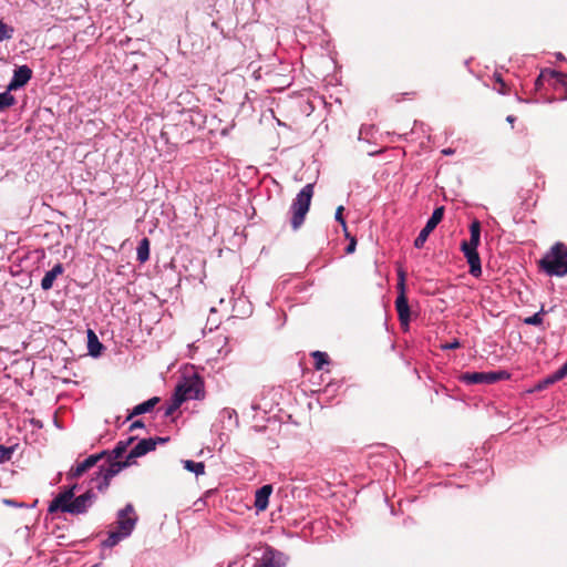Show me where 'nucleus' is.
<instances>
[{
    "mask_svg": "<svg viewBox=\"0 0 567 567\" xmlns=\"http://www.w3.org/2000/svg\"><path fill=\"white\" fill-rule=\"evenodd\" d=\"M105 454L106 451H102L101 453L90 455L84 461L78 463L75 466L71 467L70 472L68 473V478H79L89 468L93 467Z\"/></svg>",
    "mask_w": 567,
    "mask_h": 567,
    "instance_id": "nucleus-9",
    "label": "nucleus"
},
{
    "mask_svg": "<svg viewBox=\"0 0 567 567\" xmlns=\"http://www.w3.org/2000/svg\"><path fill=\"white\" fill-rule=\"evenodd\" d=\"M443 216H444V207L443 206H440V207H436L432 214V216L430 217V219L427 220L425 227L427 229H430L431 231H433L435 229V227L441 223V220L443 219Z\"/></svg>",
    "mask_w": 567,
    "mask_h": 567,
    "instance_id": "nucleus-21",
    "label": "nucleus"
},
{
    "mask_svg": "<svg viewBox=\"0 0 567 567\" xmlns=\"http://www.w3.org/2000/svg\"><path fill=\"white\" fill-rule=\"evenodd\" d=\"M506 120H507V122H509L511 124H513V123L515 122V120H516V118H515V116H513V115H508Z\"/></svg>",
    "mask_w": 567,
    "mask_h": 567,
    "instance_id": "nucleus-45",
    "label": "nucleus"
},
{
    "mask_svg": "<svg viewBox=\"0 0 567 567\" xmlns=\"http://www.w3.org/2000/svg\"><path fill=\"white\" fill-rule=\"evenodd\" d=\"M565 377H567V362L560 368Z\"/></svg>",
    "mask_w": 567,
    "mask_h": 567,
    "instance_id": "nucleus-46",
    "label": "nucleus"
},
{
    "mask_svg": "<svg viewBox=\"0 0 567 567\" xmlns=\"http://www.w3.org/2000/svg\"><path fill=\"white\" fill-rule=\"evenodd\" d=\"M461 250L463 251L465 258L468 257L472 252H475L477 248L468 246L466 244V240L462 241L461 244Z\"/></svg>",
    "mask_w": 567,
    "mask_h": 567,
    "instance_id": "nucleus-34",
    "label": "nucleus"
},
{
    "mask_svg": "<svg viewBox=\"0 0 567 567\" xmlns=\"http://www.w3.org/2000/svg\"><path fill=\"white\" fill-rule=\"evenodd\" d=\"M3 503H4V504H7V505H9V506H19V505L17 504V502H16V501H13V499H4V501H3Z\"/></svg>",
    "mask_w": 567,
    "mask_h": 567,
    "instance_id": "nucleus-43",
    "label": "nucleus"
},
{
    "mask_svg": "<svg viewBox=\"0 0 567 567\" xmlns=\"http://www.w3.org/2000/svg\"><path fill=\"white\" fill-rule=\"evenodd\" d=\"M470 234H471V238L468 241H466V244L468 246L477 248L480 245V241H481V224L478 220H474L470 225Z\"/></svg>",
    "mask_w": 567,
    "mask_h": 567,
    "instance_id": "nucleus-20",
    "label": "nucleus"
},
{
    "mask_svg": "<svg viewBox=\"0 0 567 567\" xmlns=\"http://www.w3.org/2000/svg\"><path fill=\"white\" fill-rule=\"evenodd\" d=\"M544 312H545L544 308H542L539 312H537L530 317H526L523 321L525 324H528V326H539L543 322V313Z\"/></svg>",
    "mask_w": 567,
    "mask_h": 567,
    "instance_id": "nucleus-27",
    "label": "nucleus"
},
{
    "mask_svg": "<svg viewBox=\"0 0 567 567\" xmlns=\"http://www.w3.org/2000/svg\"><path fill=\"white\" fill-rule=\"evenodd\" d=\"M159 402L158 396H153L133 408V410L128 413L126 420H131L134 416L151 412L155 405Z\"/></svg>",
    "mask_w": 567,
    "mask_h": 567,
    "instance_id": "nucleus-15",
    "label": "nucleus"
},
{
    "mask_svg": "<svg viewBox=\"0 0 567 567\" xmlns=\"http://www.w3.org/2000/svg\"><path fill=\"white\" fill-rule=\"evenodd\" d=\"M254 567H282L281 553L267 547Z\"/></svg>",
    "mask_w": 567,
    "mask_h": 567,
    "instance_id": "nucleus-10",
    "label": "nucleus"
},
{
    "mask_svg": "<svg viewBox=\"0 0 567 567\" xmlns=\"http://www.w3.org/2000/svg\"><path fill=\"white\" fill-rule=\"evenodd\" d=\"M496 80H497V82H499V83H501V85H502V87L499 89V92H501V93H505V90H504V89H505V86H506V85H505V83L503 82V80H502L499 76H497V78H496Z\"/></svg>",
    "mask_w": 567,
    "mask_h": 567,
    "instance_id": "nucleus-42",
    "label": "nucleus"
},
{
    "mask_svg": "<svg viewBox=\"0 0 567 567\" xmlns=\"http://www.w3.org/2000/svg\"><path fill=\"white\" fill-rule=\"evenodd\" d=\"M31 75L32 73H13L11 81L7 85V90L11 93L24 86L30 81Z\"/></svg>",
    "mask_w": 567,
    "mask_h": 567,
    "instance_id": "nucleus-17",
    "label": "nucleus"
},
{
    "mask_svg": "<svg viewBox=\"0 0 567 567\" xmlns=\"http://www.w3.org/2000/svg\"><path fill=\"white\" fill-rule=\"evenodd\" d=\"M138 522V515L132 503H127L123 508L116 513V529L110 530L107 537L102 542V547L112 548L120 542L128 538Z\"/></svg>",
    "mask_w": 567,
    "mask_h": 567,
    "instance_id": "nucleus-2",
    "label": "nucleus"
},
{
    "mask_svg": "<svg viewBox=\"0 0 567 567\" xmlns=\"http://www.w3.org/2000/svg\"><path fill=\"white\" fill-rule=\"evenodd\" d=\"M16 446H4L0 445V463L9 461L14 453Z\"/></svg>",
    "mask_w": 567,
    "mask_h": 567,
    "instance_id": "nucleus-28",
    "label": "nucleus"
},
{
    "mask_svg": "<svg viewBox=\"0 0 567 567\" xmlns=\"http://www.w3.org/2000/svg\"><path fill=\"white\" fill-rule=\"evenodd\" d=\"M78 485L74 484L63 492H60L50 503L48 512L53 514L58 511L72 515L85 514L96 499V495L92 489L74 497Z\"/></svg>",
    "mask_w": 567,
    "mask_h": 567,
    "instance_id": "nucleus-1",
    "label": "nucleus"
},
{
    "mask_svg": "<svg viewBox=\"0 0 567 567\" xmlns=\"http://www.w3.org/2000/svg\"><path fill=\"white\" fill-rule=\"evenodd\" d=\"M343 206H339L336 210V219L343 226L346 227V220L343 219Z\"/></svg>",
    "mask_w": 567,
    "mask_h": 567,
    "instance_id": "nucleus-36",
    "label": "nucleus"
},
{
    "mask_svg": "<svg viewBox=\"0 0 567 567\" xmlns=\"http://www.w3.org/2000/svg\"><path fill=\"white\" fill-rule=\"evenodd\" d=\"M136 258L141 264L146 262L150 258V240L146 237L138 243Z\"/></svg>",
    "mask_w": 567,
    "mask_h": 567,
    "instance_id": "nucleus-19",
    "label": "nucleus"
},
{
    "mask_svg": "<svg viewBox=\"0 0 567 567\" xmlns=\"http://www.w3.org/2000/svg\"><path fill=\"white\" fill-rule=\"evenodd\" d=\"M135 437L131 436L125 441H118L112 451V458L116 460L121 457L127 450V447L134 442Z\"/></svg>",
    "mask_w": 567,
    "mask_h": 567,
    "instance_id": "nucleus-22",
    "label": "nucleus"
},
{
    "mask_svg": "<svg viewBox=\"0 0 567 567\" xmlns=\"http://www.w3.org/2000/svg\"><path fill=\"white\" fill-rule=\"evenodd\" d=\"M64 271V267L61 262H58L53 266V268L45 272L41 280V288L44 291L50 290L53 287L54 280L58 276L62 275Z\"/></svg>",
    "mask_w": 567,
    "mask_h": 567,
    "instance_id": "nucleus-13",
    "label": "nucleus"
},
{
    "mask_svg": "<svg viewBox=\"0 0 567 567\" xmlns=\"http://www.w3.org/2000/svg\"><path fill=\"white\" fill-rule=\"evenodd\" d=\"M13 28L0 21V41L11 39L13 35Z\"/></svg>",
    "mask_w": 567,
    "mask_h": 567,
    "instance_id": "nucleus-29",
    "label": "nucleus"
},
{
    "mask_svg": "<svg viewBox=\"0 0 567 567\" xmlns=\"http://www.w3.org/2000/svg\"><path fill=\"white\" fill-rule=\"evenodd\" d=\"M145 427V424L142 420H135L134 422L131 423L130 425V431H134L136 429H143Z\"/></svg>",
    "mask_w": 567,
    "mask_h": 567,
    "instance_id": "nucleus-37",
    "label": "nucleus"
},
{
    "mask_svg": "<svg viewBox=\"0 0 567 567\" xmlns=\"http://www.w3.org/2000/svg\"><path fill=\"white\" fill-rule=\"evenodd\" d=\"M271 492H272L271 485H264L256 491L254 505L257 511L266 509L268 502H269V497L271 495Z\"/></svg>",
    "mask_w": 567,
    "mask_h": 567,
    "instance_id": "nucleus-14",
    "label": "nucleus"
},
{
    "mask_svg": "<svg viewBox=\"0 0 567 567\" xmlns=\"http://www.w3.org/2000/svg\"><path fill=\"white\" fill-rule=\"evenodd\" d=\"M313 196V184H307L292 200L291 219L292 229L297 230L303 224L307 213L309 212L311 199Z\"/></svg>",
    "mask_w": 567,
    "mask_h": 567,
    "instance_id": "nucleus-4",
    "label": "nucleus"
},
{
    "mask_svg": "<svg viewBox=\"0 0 567 567\" xmlns=\"http://www.w3.org/2000/svg\"><path fill=\"white\" fill-rule=\"evenodd\" d=\"M538 267L547 276L564 277L567 275V245L555 243L538 260Z\"/></svg>",
    "mask_w": 567,
    "mask_h": 567,
    "instance_id": "nucleus-3",
    "label": "nucleus"
},
{
    "mask_svg": "<svg viewBox=\"0 0 567 567\" xmlns=\"http://www.w3.org/2000/svg\"><path fill=\"white\" fill-rule=\"evenodd\" d=\"M431 233L432 231L424 226V228L420 231V234L415 238L414 246L416 248H422Z\"/></svg>",
    "mask_w": 567,
    "mask_h": 567,
    "instance_id": "nucleus-30",
    "label": "nucleus"
},
{
    "mask_svg": "<svg viewBox=\"0 0 567 567\" xmlns=\"http://www.w3.org/2000/svg\"><path fill=\"white\" fill-rule=\"evenodd\" d=\"M399 278H400L399 287L401 289V292L395 300V309H396L401 326L404 328H408L411 313H410V306L408 302V298L404 293L405 275L403 271H399Z\"/></svg>",
    "mask_w": 567,
    "mask_h": 567,
    "instance_id": "nucleus-7",
    "label": "nucleus"
},
{
    "mask_svg": "<svg viewBox=\"0 0 567 567\" xmlns=\"http://www.w3.org/2000/svg\"><path fill=\"white\" fill-rule=\"evenodd\" d=\"M566 79L567 73H539L535 80V87L536 90H540L546 82L555 85L558 82L564 83Z\"/></svg>",
    "mask_w": 567,
    "mask_h": 567,
    "instance_id": "nucleus-12",
    "label": "nucleus"
},
{
    "mask_svg": "<svg viewBox=\"0 0 567 567\" xmlns=\"http://www.w3.org/2000/svg\"><path fill=\"white\" fill-rule=\"evenodd\" d=\"M312 358L315 359L316 370H322L323 365L329 363V355L326 352L315 351Z\"/></svg>",
    "mask_w": 567,
    "mask_h": 567,
    "instance_id": "nucleus-26",
    "label": "nucleus"
},
{
    "mask_svg": "<svg viewBox=\"0 0 567 567\" xmlns=\"http://www.w3.org/2000/svg\"><path fill=\"white\" fill-rule=\"evenodd\" d=\"M220 416L223 419H228V420H231L234 417L235 419V423L237 424V422H238L237 412L234 409H230V408H224L220 411Z\"/></svg>",
    "mask_w": 567,
    "mask_h": 567,
    "instance_id": "nucleus-31",
    "label": "nucleus"
},
{
    "mask_svg": "<svg viewBox=\"0 0 567 567\" xmlns=\"http://www.w3.org/2000/svg\"><path fill=\"white\" fill-rule=\"evenodd\" d=\"M564 378H566V377H565V374L563 373V371L560 370V368H559L556 372H554L553 374H550V375H548V377H547V379L549 380V382H550L551 384H554V383H556V382H558V381L563 380Z\"/></svg>",
    "mask_w": 567,
    "mask_h": 567,
    "instance_id": "nucleus-32",
    "label": "nucleus"
},
{
    "mask_svg": "<svg viewBox=\"0 0 567 567\" xmlns=\"http://www.w3.org/2000/svg\"><path fill=\"white\" fill-rule=\"evenodd\" d=\"M355 244H357V243H355V240H354V239H352V240H351V243H350V244L347 246V248H346L347 254H351V252H353V251H354V249H355Z\"/></svg>",
    "mask_w": 567,
    "mask_h": 567,
    "instance_id": "nucleus-39",
    "label": "nucleus"
},
{
    "mask_svg": "<svg viewBox=\"0 0 567 567\" xmlns=\"http://www.w3.org/2000/svg\"><path fill=\"white\" fill-rule=\"evenodd\" d=\"M509 374L506 371L496 372H466L461 377V380L467 384H493L501 380H506Z\"/></svg>",
    "mask_w": 567,
    "mask_h": 567,
    "instance_id": "nucleus-6",
    "label": "nucleus"
},
{
    "mask_svg": "<svg viewBox=\"0 0 567 567\" xmlns=\"http://www.w3.org/2000/svg\"><path fill=\"white\" fill-rule=\"evenodd\" d=\"M104 346L100 342L95 332L91 329L87 330V351L93 358L101 355Z\"/></svg>",
    "mask_w": 567,
    "mask_h": 567,
    "instance_id": "nucleus-16",
    "label": "nucleus"
},
{
    "mask_svg": "<svg viewBox=\"0 0 567 567\" xmlns=\"http://www.w3.org/2000/svg\"><path fill=\"white\" fill-rule=\"evenodd\" d=\"M460 346H461L460 342L457 340H454L451 343L444 344L442 348L443 349H456V348H460Z\"/></svg>",
    "mask_w": 567,
    "mask_h": 567,
    "instance_id": "nucleus-38",
    "label": "nucleus"
},
{
    "mask_svg": "<svg viewBox=\"0 0 567 567\" xmlns=\"http://www.w3.org/2000/svg\"><path fill=\"white\" fill-rule=\"evenodd\" d=\"M549 385H551V383L549 382V380L547 379V377L543 380H540L536 385H535V391H542L546 388H548Z\"/></svg>",
    "mask_w": 567,
    "mask_h": 567,
    "instance_id": "nucleus-35",
    "label": "nucleus"
},
{
    "mask_svg": "<svg viewBox=\"0 0 567 567\" xmlns=\"http://www.w3.org/2000/svg\"><path fill=\"white\" fill-rule=\"evenodd\" d=\"M174 394L181 399L183 403L188 400H202L205 396L204 383L197 377L186 379L176 386Z\"/></svg>",
    "mask_w": 567,
    "mask_h": 567,
    "instance_id": "nucleus-5",
    "label": "nucleus"
},
{
    "mask_svg": "<svg viewBox=\"0 0 567 567\" xmlns=\"http://www.w3.org/2000/svg\"><path fill=\"white\" fill-rule=\"evenodd\" d=\"M157 441L153 440V437L141 440L127 454L128 461L133 463L134 458L144 456L148 452H152L156 449Z\"/></svg>",
    "mask_w": 567,
    "mask_h": 567,
    "instance_id": "nucleus-11",
    "label": "nucleus"
},
{
    "mask_svg": "<svg viewBox=\"0 0 567 567\" xmlns=\"http://www.w3.org/2000/svg\"><path fill=\"white\" fill-rule=\"evenodd\" d=\"M466 260L470 265V274L473 277H480L482 275V266L478 251L476 250L475 252H472L468 257H466Z\"/></svg>",
    "mask_w": 567,
    "mask_h": 567,
    "instance_id": "nucleus-18",
    "label": "nucleus"
},
{
    "mask_svg": "<svg viewBox=\"0 0 567 567\" xmlns=\"http://www.w3.org/2000/svg\"><path fill=\"white\" fill-rule=\"evenodd\" d=\"M17 71L24 72V71H31V70L27 65H22Z\"/></svg>",
    "mask_w": 567,
    "mask_h": 567,
    "instance_id": "nucleus-44",
    "label": "nucleus"
},
{
    "mask_svg": "<svg viewBox=\"0 0 567 567\" xmlns=\"http://www.w3.org/2000/svg\"><path fill=\"white\" fill-rule=\"evenodd\" d=\"M443 153H444V154H451V153H452V151H451V150H449V151H443Z\"/></svg>",
    "mask_w": 567,
    "mask_h": 567,
    "instance_id": "nucleus-47",
    "label": "nucleus"
},
{
    "mask_svg": "<svg viewBox=\"0 0 567 567\" xmlns=\"http://www.w3.org/2000/svg\"><path fill=\"white\" fill-rule=\"evenodd\" d=\"M133 464L131 461H128V457L126 456L125 461H112L106 466L100 467V475L102 476L101 482L96 485L99 491H104L109 487L110 481L112 477H114L116 474H118L123 468L130 466Z\"/></svg>",
    "mask_w": 567,
    "mask_h": 567,
    "instance_id": "nucleus-8",
    "label": "nucleus"
},
{
    "mask_svg": "<svg viewBox=\"0 0 567 567\" xmlns=\"http://www.w3.org/2000/svg\"><path fill=\"white\" fill-rule=\"evenodd\" d=\"M153 440L157 441V444H164L169 441V437L157 436V437H153Z\"/></svg>",
    "mask_w": 567,
    "mask_h": 567,
    "instance_id": "nucleus-41",
    "label": "nucleus"
},
{
    "mask_svg": "<svg viewBox=\"0 0 567 567\" xmlns=\"http://www.w3.org/2000/svg\"><path fill=\"white\" fill-rule=\"evenodd\" d=\"M229 352H230V349H229V348H227V347H223V348H220V349L218 350V353H219V355H221V357H226V355H228V353H229Z\"/></svg>",
    "mask_w": 567,
    "mask_h": 567,
    "instance_id": "nucleus-40",
    "label": "nucleus"
},
{
    "mask_svg": "<svg viewBox=\"0 0 567 567\" xmlns=\"http://www.w3.org/2000/svg\"><path fill=\"white\" fill-rule=\"evenodd\" d=\"M183 404L182 400L178 399L175 394L172 398V401L167 403L165 406H162L159 410H163V416L168 417L174 414V412Z\"/></svg>",
    "mask_w": 567,
    "mask_h": 567,
    "instance_id": "nucleus-24",
    "label": "nucleus"
},
{
    "mask_svg": "<svg viewBox=\"0 0 567 567\" xmlns=\"http://www.w3.org/2000/svg\"><path fill=\"white\" fill-rule=\"evenodd\" d=\"M16 102V97L8 90L0 93V112L13 106Z\"/></svg>",
    "mask_w": 567,
    "mask_h": 567,
    "instance_id": "nucleus-25",
    "label": "nucleus"
},
{
    "mask_svg": "<svg viewBox=\"0 0 567 567\" xmlns=\"http://www.w3.org/2000/svg\"><path fill=\"white\" fill-rule=\"evenodd\" d=\"M564 378H566V377H565V374L563 373V371L560 370V368H559L556 372H554L553 374H550V375H548V377H547V379L549 380V382H550L551 384H554V383H556V382H558V381L563 380Z\"/></svg>",
    "mask_w": 567,
    "mask_h": 567,
    "instance_id": "nucleus-33",
    "label": "nucleus"
},
{
    "mask_svg": "<svg viewBox=\"0 0 567 567\" xmlns=\"http://www.w3.org/2000/svg\"><path fill=\"white\" fill-rule=\"evenodd\" d=\"M185 470L194 473L196 476L205 473V464L203 462H194L192 460L182 461Z\"/></svg>",
    "mask_w": 567,
    "mask_h": 567,
    "instance_id": "nucleus-23",
    "label": "nucleus"
}]
</instances>
